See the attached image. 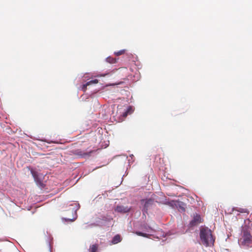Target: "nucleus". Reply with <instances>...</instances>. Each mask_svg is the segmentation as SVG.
<instances>
[{
	"label": "nucleus",
	"instance_id": "obj_8",
	"mask_svg": "<svg viewBox=\"0 0 252 252\" xmlns=\"http://www.w3.org/2000/svg\"><path fill=\"white\" fill-rule=\"evenodd\" d=\"M201 222V218L199 215L196 214L194 216L193 219L190 221L189 225L193 226Z\"/></svg>",
	"mask_w": 252,
	"mask_h": 252
},
{
	"label": "nucleus",
	"instance_id": "obj_2",
	"mask_svg": "<svg viewBox=\"0 0 252 252\" xmlns=\"http://www.w3.org/2000/svg\"><path fill=\"white\" fill-rule=\"evenodd\" d=\"M79 208V204L76 203H73L67 206V209L65 210L66 212V215L68 216L69 214L72 215V217H67L63 218V220L65 221L73 222L76 220L77 218V211Z\"/></svg>",
	"mask_w": 252,
	"mask_h": 252
},
{
	"label": "nucleus",
	"instance_id": "obj_11",
	"mask_svg": "<svg viewBox=\"0 0 252 252\" xmlns=\"http://www.w3.org/2000/svg\"><path fill=\"white\" fill-rule=\"evenodd\" d=\"M122 240L121 237L120 235L117 234L115 235L112 240V243L113 244H116L119 242H120Z\"/></svg>",
	"mask_w": 252,
	"mask_h": 252
},
{
	"label": "nucleus",
	"instance_id": "obj_9",
	"mask_svg": "<svg viewBox=\"0 0 252 252\" xmlns=\"http://www.w3.org/2000/svg\"><path fill=\"white\" fill-rule=\"evenodd\" d=\"M98 82V81L97 79H94V80H91V81L87 82L85 84L83 85L82 89L84 91H86L88 86H89L90 85L94 84H97Z\"/></svg>",
	"mask_w": 252,
	"mask_h": 252
},
{
	"label": "nucleus",
	"instance_id": "obj_4",
	"mask_svg": "<svg viewBox=\"0 0 252 252\" xmlns=\"http://www.w3.org/2000/svg\"><path fill=\"white\" fill-rule=\"evenodd\" d=\"M141 203L143 205V212L147 213L148 210L155 205V201L153 198H148L142 199Z\"/></svg>",
	"mask_w": 252,
	"mask_h": 252
},
{
	"label": "nucleus",
	"instance_id": "obj_15",
	"mask_svg": "<svg viewBox=\"0 0 252 252\" xmlns=\"http://www.w3.org/2000/svg\"><path fill=\"white\" fill-rule=\"evenodd\" d=\"M126 50L125 49L121 50L119 51L115 52V55L117 56H120L121 55L124 54L126 52Z\"/></svg>",
	"mask_w": 252,
	"mask_h": 252
},
{
	"label": "nucleus",
	"instance_id": "obj_14",
	"mask_svg": "<svg viewBox=\"0 0 252 252\" xmlns=\"http://www.w3.org/2000/svg\"><path fill=\"white\" fill-rule=\"evenodd\" d=\"M135 234H136L138 236H142V237H148L149 236V235L147 234V233L141 232H139V231H136L135 232Z\"/></svg>",
	"mask_w": 252,
	"mask_h": 252
},
{
	"label": "nucleus",
	"instance_id": "obj_5",
	"mask_svg": "<svg viewBox=\"0 0 252 252\" xmlns=\"http://www.w3.org/2000/svg\"><path fill=\"white\" fill-rule=\"evenodd\" d=\"M27 168L29 171H31V173L33 178H34V180L35 182L36 183L37 185L41 188H44V184L42 183V182L40 180L39 178L38 177V172L30 166L27 167Z\"/></svg>",
	"mask_w": 252,
	"mask_h": 252
},
{
	"label": "nucleus",
	"instance_id": "obj_17",
	"mask_svg": "<svg viewBox=\"0 0 252 252\" xmlns=\"http://www.w3.org/2000/svg\"><path fill=\"white\" fill-rule=\"evenodd\" d=\"M120 107L119 106L118 107L117 113H118V111H119V113L121 114V110L123 109V106H120V107Z\"/></svg>",
	"mask_w": 252,
	"mask_h": 252
},
{
	"label": "nucleus",
	"instance_id": "obj_10",
	"mask_svg": "<svg viewBox=\"0 0 252 252\" xmlns=\"http://www.w3.org/2000/svg\"><path fill=\"white\" fill-rule=\"evenodd\" d=\"M234 211H237L241 213H246L247 214H248L249 213V211L246 208H233L232 209V212H233Z\"/></svg>",
	"mask_w": 252,
	"mask_h": 252
},
{
	"label": "nucleus",
	"instance_id": "obj_13",
	"mask_svg": "<svg viewBox=\"0 0 252 252\" xmlns=\"http://www.w3.org/2000/svg\"><path fill=\"white\" fill-rule=\"evenodd\" d=\"M107 62L110 63H116V60L112 57H109L106 58Z\"/></svg>",
	"mask_w": 252,
	"mask_h": 252
},
{
	"label": "nucleus",
	"instance_id": "obj_7",
	"mask_svg": "<svg viewBox=\"0 0 252 252\" xmlns=\"http://www.w3.org/2000/svg\"><path fill=\"white\" fill-rule=\"evenodd\" d=\"M92 152H93L92 151H91L89 152H84V151H82L80 149H77V150H73L72 151V153L74 155L78 156L80 157H86L87 156H90V154L91 153H92Z\"/></svg>",
	"mask_w": 252,
	"mask_h": 252
},
{
	"label": "nucleus",
	"instance_id": "obj_16",
	"mask_svg": "<svg viewBox=\"0 0 252 252\" xmlns=\"http://www.w3.org/2000/svg\"><path fill=\"white\" fill-rule=\"evenodd\" d=\"M128 112V110L126 109H124V112H123L122 115H120L121 116L122 115L124 117H125L127 116Z\"/></svg>",
	"mask_w": 252,
	"mask_h": 252
},
{
	"label": "nucleus",
	"instance_id": "obj_12",
	"mask_svg": "<svg viewBox=\"0 0 252 252\" xmlns=\"http://www.w3.org/2000/svg\"><path fill=\"white\" fill-rule=\"evenodd\" d=\"M98 246L97 244H94L91 245L89 248V251L90 252H97Z\"/></svg>",
	"mask_w": 252,
	"mask_h": 252
},
{
	"label": "nucleus",
	"instance_id": "obj_3",
	"mask_svg": "<svg viewBox=\"0 0 252 252\" xmlns=\"http://www.w3.org/2000/svg\"><path fill=\"white\" fill-rule=\"evenodd\" d=\"M239 244L240 246L246 247H249L252 244V236L248 227H243L242 236L239 240Z\"/></svg>",
	"mask_w": 252,
	"mask_h": 252
},
{
	"label": "nucleus",
	"instance_id": "obj_1",
	"mask_svg": "<svg viewBox=\"0 0 252 252\" xmlns=\"http://www.w3.org/2000/svg\"><path fill=\"white\" fill-rule=\"evenodd\" d=\"M200 237L202 243L205 246L209 247L213 245L215 242V238L212 235V231L208 227H203L201 228Z\"/></svg>",
	"mask_w": 252,
	"mask_h": 252
},
{
	"label": "nucleus",
	"instance_id": "obj_6",
	"mask_svg": "<svg viewBox=\"0 0 252 252\" xmlns=\"http://www.w3.org/2000/svg\"><path fill=\"white\" fill-rule=\"evenodd\" d=\"M131 207L124 206L123 205H117L114 209L115 212L121 214H125L130 212Z\"/></svg>",
	"mask_w": 252,
	"mask_h": 252
}]
</instances>
